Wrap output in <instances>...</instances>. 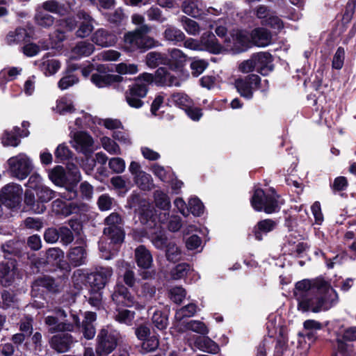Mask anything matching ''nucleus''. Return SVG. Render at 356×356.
Returning <instances> with one entry per match:
<instances>
[{"mask_svg":"<svg viewBox=\"0 0 356 356\" xmlns=\"http://www.w3.org/2000/svg\"><path fill=\"white\" fill-rule=\"evenodd\" d=\"M54 155L58 162H62L69 160L72 156V152L65 143H61L56 148Z\"/></svg>","mask_w":356,"mask_h":356,"instance_id":"nucleus-52","label":"nucleus"},{"mask_svg":"<svg viewBox=\"0 0 356 356\" xmlns=\"http://www.w3.org/2000/svg\"><path fill=\"white\" fill-rule=\"evenodd\" d=\"M67 258L70 264L74 267L86 264L87 252L85 247L79 245L72 248L67 254Z\"/></svg>","mask_w":356,"mask_h":356,"instance_id":"nucleus-29","label":"nucleus"},{"mask_svg":"<svg viewBox=\"0 0 356 356\" xmlns=\"http://www.w3.org/2000/svg\"><path fill=\"white\" fill-rule=\"evenodd\" d=\"M116 243H108L104 240H100L99 242V249L101 252V257L108 260L111 259L116 253L117 249L114 248Z\"/></svg>","mask_w":356,"mask_h":356,"instance_id":"nucleus-49","label":"nucleus"},{"mask_svg":"<svg viewBox=\"0 0 356 356\" xmlns=\"http://www.w3.org/2000/svg\"><path fill=\"white\" fill-rule=\"evenodd\" d=\"M208 65L209 63L206 60L194 58L190 65L191 74L193 76L197 77L203 73Z\"/></svg>","mask_w":356,"mask_h":356,"instance_id":"nucleus-56","label":"nucleus"},{"mask_svg":"<svg viewBox=\"0 0 356 356\" xmlns=\"http://www.w3.org/2000/svg\"><path fill=\"white\" fill-rule=\"evenodd\" d=\"M196 346L204 352L216 354L219 351L218 344L208 337H198L195 340Z\"/></svg>","mask_w":356,"mask_h":356,"instance_id":"nucleus-41","label":"nucleus"},{"mask_svg":"<svg viewBox=\"0 0 356 356\" xmlns=\"http://www.w3.org/2000/svg\"><path fill=\"white\" fill-rule=\"evenodd\" d=\"M54 110L60 115H65L74 112L75 109L72 99L70 97L64 96L56 101Z\"/></svg>","mask_w":356,"mask_h":356,"instance_id":"nucleus-43","label":"nucleus"},{"mask_svg":"<svg viewBox=\"0 0 356 356\" xmlns=\"http://www.w3.org/2000/svg\"><path fill=\"white\" fill-rule=\"evenodd\" d=\"M64 252L58 248L48 249L43 257H38L35 261V265L38 268H47L49 267L60 266V262L63 261Z\"/></svg>","mask_w":356,"mask_h":356,"instance_id":"nucleus-11","label":"nucleus"},{"mask_svg":"<svg viewBox=\"0 0 356 356\" xmlns=\"http://www.w3.org/2000/svg\"><path fill=\"white\" fill-rule=\"evenodd\" d=\"M91 40L97 46L108 47L116 44L118 38L115 33L106 29H99L92 35Z\"/></svg>","mask_w":356,"mask_h":356,"instance_id":"nucleus-20","label":"nucleus"},{"mask_svg":"<svg viewBox=\"0 0 356 356\" xmlns=\"http://www.w3.org/2000/svg\"><path fill=\"white\" fill-rule=\"evenodd\" d=\"M72 336L70 334H57L51 337L50 345L59 353L67 352L73 343Z\"/></svg>","mask_w":356,"mask_h":356,"instance_id":"nucleus-27","label":"nucleus"},{"mask_svg":"<svg viewBox=\"0 0 356 356\" xmlns=\"http://www.w3.org/2000/svg\"><path fill=\"white\" fill-rule=\"evenodd\" d=\"M71 144L77 152L83 154L85 156L92 154L94 151V140L85 131L75 132L73 134Z\"/></svg>","mask_w":356,"mask_h":356,"instance_id":"nucleus-16","label":"nucleus"},{"mask_svg":"<svg viewBox=\"0 0 356 356\" xmlns=\"http://www.w3.org/2000/svg\"><path fill=\"white\" fill-rule=\"evenodd\" d=\"M120 333L112 327H103L97 335L96 353L99 356H106L113 352L118 345Z\"/></svg>","mask_w":356,"mask_h":356,"instance_id":"nucleus-6","label":"nucleus"},{"mask_svg":"<svg viewBox=\"0 0 356 356\" xmlns=\"http://www.w3.org/2000/svg\"><path fill=\"white\" fill-rule=\"evenodd\" d=\"M7 164L10 175L18 180L25 179L33 170L32 160L24 153L10 157L7 161Z\"/></svg>","mask_w":356,"mask_h":356,"instance_id":"nucleus-5","label":"nucleus"},{"mask_svg":"<svg viewBox=\"0 0 356 356\" xmlns=\"http://www.w3.org/2000/svg\"><path fill=\"white\" fill-rule=\"evenodd\" d=\"M16 264L13 260L0 264V282L4 286H10L15 280Z\"/></svg>","mask_w":356,"mask_h":356,"instance_id":"nucleus-23","label":"nucleus"},{"mask_svg":"<svg viewBox=\"0 0 356 356\" xmlns=\"http://www.w3.org/2000/svg\"><path fill=\"white\" fill-rule=\"evenodd\" d=\"M294 296L298 301V309L302 312L327 311L338 302L339 299L337 293L329 282L322 277L298 282Z\"/></svg>","mask_w":356,"mask_h":356,"instance_id":"nucleus-1","label":"nucleus"},{"mask_svg":"<svg viewBox=\"0 0 356 356\" xmlns=\"http://www.w3.org/2000/svg\"><path fill=\"white\" fill-rule=\"evenodd\" d=\"M282 202L280 197L273 191L266 194L261 188H257L251 199V204L257 211H264L266 213H272L280 210Z\"/></svg>","mask_w":356,"mask_h":356,"instance_id":"nucleus-4","label":"nucleus"},{"mask_svg":"<svg viewBox=\"0 0 356 356\" xmlns=\"http://www.w3.org/2000/svg\"><path fill=\"white\" fill-rule=\"evenodd\" d=\"M135 259L138 266L143 269H149L153 263L152 255L143 245L138 246L135 250Z\"/></svg>","mask_w":356,"mask_h":356,"instance_id":"nucleus-30","label":"nucleus"},{"mask_svg":"<svg viewBox=\"0 0 356 356\" xmlns=\"http://www.w3.org/2000/svg\"><path fill=\"white\" fill-rule=\"evenodd\" d=\"M124 49L128 51L140 50V28L124 34Z\"/></svg>","mask_w":356,"mask_h":356,"instance_id":"nucleus-37","label":"nucleus"},{"mask_svg":"<svg viewBox=\"0 0 356 356\" xmlns=\"http://www.w3.org/2000/svg\"><path fill=\"white\" fill-rule=\"evenodd\" d=\"M188 74L186 75L179 73H175L169 71L165 67H159L153 75V82L160 86H181L182 81L188 77Z\"/></svg>","mask_w":356,"mask_h":356,"instance_id":"nucleus-9","label":"nucleus"},{"mask_svg":"<svg viewBox=\"0 0 356 356\" xmlns=\"http://www.w3.org/2000/svg\"><path fill=\"white\" fill-rule=\"evenodd\" d=\"M154 325L160 330H165L168 326V318L160 311H155L152 318Z\"/></svg>","mask_w":356,"mask_h":356,"instance_id":"nucleus-62","label":"nucleus"},{"mask_svg":"<svg viewBox=\"0 0 356 356\" xmlns=\"http://www.w3.org/2000/svg\"><path fill=\"white\" fill-rule=\"evenodd\" d=\"M23 189L19 184L10 183L1 189V199L5 204V207L13 209L17 207L20 202Z\"/></svg>","mask_w":356,"mask_h":356,"instance_id":"nucleus-12","label":"nucleus"},{"mask_svg":"<svg viewBox=\"0 0 356 356\" xmlns=\"http://www.w3.org/2000/svg\"><path fill=\"white\" fill-rule=\"evenodd\" d=\"M277 223L271 219H265L257 222L253 232L257 240L261 241L263 236L275 229Z\"/></svg>","mask_w":356,"mask_h":356,"instance_id":"nucleus-34","label":"nucleus"},{"mask_svg":"<svg viewBox=\"0 0 356 356\" xmlns=\"http://www.w3.org/2000/svg\"><path fill=\"white\" fill-rule=\"evenodd\" d=\"M189 211L195 216H200L204 212V205L197 197H192L188 201Z\"/></svg>","mask_w":356,"mask_h":356,"instance_id":"nucleus-64","label":"nucleus"},{"mask_svg":"<svg viewBox=\"0 0 356 356\" xmlns=\"http://www.w3.org/2000/svg\"><path fill=\"white\" fill-rule=\"evenodd\" d=\"M182 11L192 17L197 18L204 14L200 0H185L181 5Z\"/></svg>","mask_w":356,"mask_h":356,"instance_id":"nucleus-38","label":"nucleus"},{"mask_svg":"<svg viewBox=\"0 0 356 356\" xmlns=\"http://www.w3.org/2000/svg\"><path fill=\"white\" fill-rule=\"evenodd\" d=\"M44 323L47 327L48 332L55 334L73 331L74 327L79 325V318L74 314L67 318V313L62 308L49 307L44 314Z\"/></svg>","mask_w":356,"mask_h":356,"instance_id":"nucleus-2","label":"nucleus"},{"mask_svg":"<svg viewBox=\"0 0 356 356\" xmlns=\"http://www.w3.org/2000/svg\"><path fill=\"white\" fill-rule=\"evenodd\" d=\"M261 78L256 74H250L245 78L236 79L234 85L241 96L251 99L253 90L260 88Z\"/></svg>","mask_w":356,"mask_h":356,"instance_id":"nucleus-10","label":"nucleus"},{"mask_svg":"<svg viewBox=\"0 0 356 356\" xmlns=\"http://www.w3.org/2000/svg\"><path fill=\"white\" fill-rule=\"evenodd\" d=\"M120 74H108L106 72H95L91 76V81L98 88H106L123 81Z\"/></svg>","mask_w":356,"mask_h":356,"instance_id":"nucleus-21","label":"nucleus"},{"mask_svg":"<svg viewBox=\"0 0 356 356\" xmlns=\"http://www.w3.org/2000/svg\"><path fill=\"white\" fill-rule=\"evenodd\" d=\"M156 216H154L152 209H144L140 213V222L147 225L148 228L155 227L159 232H155L152 236V241L154 245L158 249H162L166 245L167 238L163 231L161 230L160 224L156 222Z\"/></svg>","mask_w":356,"mask_h":356,"instance_id":"nucleus-7","label":"nucleus"},{"mask_svg":"<svg viewBox=\"0 0 356 356\" xmlns=\"http://www.w3.org/2000/svg\"><path fill=\"white\" fill-rule=\"evenodd\" d=\"M197 312V305L190 303L176 311L175 318L177 321H181L184 318H190Z\"/></svg>","mask_w":356,"mask_h":356,"instance_id":"nucleus-50","label":"nucleus"},{"mask_svg":"<svg viewBox=\"0 0 356 356\" xmlns=\"http://www.w3.org/2000/svg\"><path fill=\"white\" fill-rule=\"evenodd\" d=\"M151 31V28L147 24H143L140 27V51H145L149 49L157 47L161 44L154 38L147 34Z\"/></svg>","mask_w":356,"mask_h":356,"instance_id":"nucleus-26","label":"nucleus"},{"mask_svg":"<svg viewBox=\"0 0 356 356\" xmlns=\"http://www.w3.org/2000/svg\"><path fill=\"white\" fill-rule=\"evenodd\" d=\"M200 42L203 49L213 54H218L222 49L221 45L218 43L215 35L207 31L204 33L200 38Z\"/></svg>","mask_w":356,"mask_h":356,"instance_id":"nucleus-33","label":"nucleus"},{"mask_svg":"<svg viewBox=\"0 0 356 356\" xmlns=\"http://www.w3.org/2000/svg\"><path fill=\"white\" fill-rule=\"evenodd\" d=\"M191 267L186 263L179 264L171 270V277L174 280H179L188 275Z\"/></svg>","mask_w":356,"mask_h":356,"instance_id":"nucleus-61","label":"nucleus"},{"mask_svg":"<svg viewBox=\"0 0 356 356\" xmlns=\"http://www.w3.org/2000/svg\"><path fill=\"white\" fill-rule=\"evenodd\" d=\"M94 51L95 46L93 44L87 41H81L72 49L71 58L78 59L82 56H88L91 55Z\"/></svg>","mask_w":356,"mask_h":356,"instance_id":"nucleus-40","label":"nucleus"},{"mask_svg":"<svg viewBox=\"0 0 356 356\" xmlns=\"http://www.w3.org/2000/svg\"><path fill=\"white\" fill-rule=\"evenodd\" d=\"M66 175L68 177V182L70 186L66 187L65 191L61 193V197L66 200H71L77 195L75 186L80 181L81 175L78 167L72 163L67 165Z\"/></svg>","mask_w":356,"mask_h":356,"instance_id":"nucleus-13","label":"nucleus"},{"mask_svg":"<svg viewBox=\"0 0 356 356\" xmlns=\"http://www.w3.org/2000/svg\"><path fill=\"white\" fill-rule=\"evenodd\" d=\"M152 83H153V74L144 72L135 79V83L129 86L128 90L136 95L138 97L143 99L146 97L148 86Z\"/></svg>","mask_w":356,"mask_h":356,"instance_id":"nucleus-19","label":"nucleus"},{"mask_svg":"<svg viewBox=\"0 0 356 356\" xmlns=\"http://www.w3.org/2000/svg\"><path fill=\"white\" fill-rule=\"evenodd\" d=\"M35 20L38 25L44 28H49L53 25L54 17L38 7L35 15Z\"/></svg>","mask_w":356,"mask_h":356,"instance_id":"nucleus-47","label":"nucleus"},{"mask_svg":"<svg viewBox=\"0 0 356 356\" xmlns=\"http://www.w3.org/2000/svg\"><path fill=\"white\" fill-rule=\"evenodd\" d=\"M186 330H191L194 332L206 335L209 332V329L205 324L199 321H190L186 325Z\"/></svg>","mask_w":356,"mask_h":356,"instance_id":"nucleus-58","label":"nucleus"},{"mask_svg":"<svg viewBox=\"0 0 356 356\" xmlns=\"http://www.w3.org/2000/svg\"><path fill=\"white\" fill-rule=\"evenodd\" d=\"M115 71L120 74H135L138 72V68L134 63H120L115 65Z\"/></svg>","mask_w":356,"mask_h":356,"instance_id":"nucleus-60","label":"nucleus"},{"mask_svg":"<svg viewBox=\"0 0 356 356\" xmlns=\"http://www.w3.org/2000/svg\"><path fill=\"white\" fill-rule=\"evenodd\" d=\"M163 35L166 41L170 42L173 44H177L179 42H183L186 38L184 33L172 25L165 26Z\"/></svg>","mask_w":356,"mask_h":356,"instance_id":"nucleus-39","label":"nucleus"},{"mask_svg":"<svg viewBox=\"0 0 356 356\" xmlns=\"http://www.w3.org/2000/svg\"><path fill=\"white\" fill-rule=\"evenodd\" d=\"M77 17L82 20L77 31L76 35L78 38H83L88 36L93 30L91 17L84 11H80L77 14Z\"/></svg>","mask_w":356,"mask_h":356,"instance_id":"nucleus-31","label":"nucleus"},{"mask_svg":"<svg viewBox=\"0 0 356 356\" xmlns=\"http://www.w3.org/2000/svg\"><path fill=\"white\" fill-rule=\"evenodd\" d=\"M145 63L149 67L155 68L159 65H166V57L161 52L151 51L146 55Z\"/></svg>","mask_w":356,"mask_h":356,"instance_id":"nucleus-44","label":"nucleus"},{"mask_svg":"<svg viewBox=\"0 0 356 356\" xmlns=\"http://www.w3.org/2000/svg\"><path fill=\"white\" fill-rule=\"evenodd\" d=\"M112 299L118 307H134L140 309L144 307V305L136 302L134 296L130 293L127 288L122 284L117 285L113 295Z\"/></svg>","mask_w":356,"mask_h":356,"instance_id":"nucleus-14","label":"nucleus"},{"mask_svg":"<svg viewBox=\"0 0 356 356\" xmlns=\"http://www.w3.org/2000/svg\"><path fill=\"white\" fill-rule=\"evenodd\" d=\"M179 22L185 31L191 35H197L200 33V27L198 23L186 16H181Z\"/></svg>","mask_w":356,"mask_h":356,"instance_id":"nucleus-45","label":"nucleus"},{"mask_svg":"<svg viewBox=\"0 0 356 356\" xmlns=\"http://www.w3.org/2000/svg\"><path fill=\"white\" fill-rule=\"evenodd\" d=\"M22 129L18 127L13 128L12 131H5L1 137V143L4 147H17L20 143L19 138L27 137L29 135L28 127L29 123L24 121L22 123Z\"/></svg>","mask_w":356,"mask_h":356,"instance_id":"nucleus-15","label":"nucleus"},{"mask_svg":"<svg viewBox=\"0 0 356 356\" xmlns=\"http://www.w3.org/2000/svg\"><path fill=\"white\" fill-rule=\"evenodd\" d=\"M102 147L110 154H120L121 151L119 145L111 138L104 136L101 138Z\"/></svg>","mask_w":356,"mask_h":356,"instance_id":"nucleus-53","label":"nucleus"},{"mask_svg":"<svg viewBox=\"0 0 356 356\" xmlns=\"http://www.w3.org/2000/svg\"><path fill=\"white\" fill-rule=\"evenodd\" d=\"M24 202L27 205H29L31 207V209L34 212H35L37 213H41L45 209V207L44 204H36L35 195L31 191V189L26 190V191L25 193Z\"/></svg>","mask_w":356,"mask_h":356,"instance_id":"nucleus-51","label":"nucleus"},{"mask_svg":"<svg viewBox=\"0 0 356 356\" xmlns=\"http://www.w3.org/2000/svg\"><path fill=\"white\" fill-rule=\"evenodd\" d=\"M252 56L257 72L266 76L273 70V59L270 54L267 52H260L253 54Z\"/></svg>","mask_w":356,"mask_h":356,"instance_id":"nucleus-22","label":"nucleus"},{"mask_svg":"<svg viewBox=\"0 0 356 356\" xmlns=\"http://www.w3.org/2000/svg\"><path fill=\"white\" fill-rule=\"evenodd\" d=\"M39 8L44 11L60 16L67 14L70 9V6L69 5L60 3L56 0L46 1L43 2Z\"/></svg>","mask_w":356,"mask_h":356,"instance_id":"nucleus-32","label":"nucleus"},{"mask_svg":"<svg viewBox=\"0 0 356 356\" xmlns=\"http://www.w3.org/2000/svg\"><path fill=\"white\" fill-rule=\"evenodd\" d=\"M38 199L40 202H47L56 197V193L49 187L42 186L36 191Z\"/></svg>","mask_w":356,"mask_h":356,"instance_id":"nucleus-59","label":"nucleus"},{"mask_svg":"<svg viewBox=\"0 0 356 356\" xmlns=\"http://www.w3.org/2000/svg\"><path fill=\"white\" fill-rule=\"evenodd\" d=\"M261 24L264 26H268L273 29L280 31L284 28V24L281 19L273 15L272 13L265 21H261Z\"/></svg>","mask_w":356,"mask_h":356,"instance_id":"nucleus-63","label":"nucleus"},{"mask_svg":"<svg viewBox=\"0 0 356 356\" xmlns=\"http://www.w3.org/2000/svg\"><path fill=\"white\" fill-rule=\"evenodd\" d=\"M96 314L92 312H88L85 314V318L82 323V332L83 337L86 339H92L96 334L95 327L93 323L96 321Z\"/></svg>","mask_w":356,"mask_h":356,"instance_id":"nucleus-35","label":"nucleus"},{"mask_svg":"<svg viewBox=\"0 0 356 356\" xmlns=\"http://www.w3.org/2000/svg\"><path fill=\"white\" fill-rule=\"evenodd\" d=\"M56 292L58 291L55 281L49 277H42L37 279L32 285V294L37 296L42 294L44 291Z\"/></svg>","mask_w":356,"mask_h":356,"instance_id":"nucleus-25","label":"nucleus"},{"mask_svg":"<svg viewBox=\"0 0 356 356\" xmlns=\"http://www.w3.org/2000/svg\"><path fill=\"white\" fill-rule=\"evenodd\" d=\"M94 124V118L91 115L86 113H81L80 116L77 117L75 120V124L79 128H89L92 129Z\"/></svg>","mask_w":356,"mask_h":356,"instance_id":"nucleus-54","label":"nucleus"},{"mask_svg":"<svg viewBox=\"0 0 356 356\" xmlns=\"http://www.w3.org/2000/svg\"><path fill=\"white\" fill-rule=\"evenodd\" d=\"M156 206L163 210L158 217L159 222L164 223L168 218L169 213L167 212L170 208V200L167 194L161 191H156L154 193Z\"/></svg>","mask_w":356,"mask_h":356,"instance_id":"nucleus-24","label":"nucleus"},{"mask_svg":"<svg viewBox=\"0 0 356 356\" xmlns=\"http://www.w3.org/2000/svg\"><path fill=\"white\" fill-rule=\"evenodd\" d=\"M106 227L104 234L114 243H121L124 238L121 216L118 213H112L105 218Z\"/></svg>","mask_w":356,"mask_h":356,"instance_id":"nucleus-8","label":"nucleus"},{"mask_svg":"<svg viewBox=\"0 0 356 356\" xmlns=\"http://www.w3.org/2000/svg\"><path fill=\"white\" fill-rule=\"evenodd\" d=\"M272 38L271 32L264 27L254 29L250 34L244 31L236 33V42L243 47H247L250 44L265 47L271 44Z\"/></svg>","mask_w":356,"mask_h":356,"instance_id":"nucleus-3","label":"nucleus"},{"mask_svg":"<svg viewBox=\"0 0 356 356\" xmlns=\"http://www.w3.org/2000/svg\"><path fill=\"white\" fill-rule=\"evenodd\" d=\"M113 275L111 267H99L96 270L88 275V282L97 289H103Z\"/></svg>","mask_w":356,"mask_h":356,"instance_id":"nucleus-18","label":"nucleus"},{"mask_svg":"<svg viewBox=\"0 0 356 356\" xmlns=\"http://www.w3.org/2000/svg\"><path fill=\"white\" fill-rule=\"evenodd\" d=\"M169 101L182 109L193 104V100L186 94L182 92H177L172 95Z\"/></svg>","mask_w":356,"mask_h":356,"instance_id":"nucleus-46","label":"nucleus"},{"mask_svg":"<svg viewBox=\"0 0 356 356\" xmlns=\"http://www.w3.org/2000/svg\"><path fill=\"white\" fill-rule=\"evenodd\" d=\"M27 37L26 30L19 27L9 31L5 38V42L8 45H15L25 41Z\"/></svg>","mask_w":356,"mask_h":356,"instance_id":"nucleus-42","label":"nucleus"},{"mask_svg":"<svg viewBox=\"0 0 356 356\" xmlns=\"http://www.w3.org/2000/svg\"><path fill=\"white\" fill-rule=\"evenodd\" d=\"M134 183L142 190L149 191L153 186V181L150 175L143 172L133 177Z\"/></svg>","mask_w":356,"mask_h":356,"instance_id":"nucleus-48","label":"nucleus"},{"mask_svg":"<svg viewBox=\"0 0 356 356\" xmlns=\"http://www.w3.org/2000/svg\"><path fill=\"white\" fill-rule=\"evenodd\" d=\"M135 313L128 309H118V313L115 314V320L120 323L127 325H130L134 318Z\"/></svg>","mask_w":356,"mask_h":356,"instance_id":"nucleus-57","label":"nucleus"},{"mask_svg":"<svg viewBox=\"0 0 356 356\" xmlns=\"http://www.w3.org/2000/svg\"><path fill=\"white\" fill-rule=\"evenodd\" d=\"M48 177L49 179L58 186H65L69 184L68 177L63 167L56 165L54 168L48 171Z\"/></svg>","mask_w":356,"mask_h":356,"instance_id":"nucleus-36","label":"nucleus"},{"mask_svg":"<svg viewBox=\"0 0 356 356\" xmlns=\"http://www.w3.org/2000/svg\"><path fill=\"white\" fill-rule=\"evenodd\" d=\"M39 69L47 76L56 74L60 67V63L58 60L49 58V54H47L41 60L35 62Z\"/></svg>","mask_w":356,"mask_h":356,"instance_id":"nucleus-28","label":"nucleus"},{"mask_svg":"<svg viewBox=\"0 0 356 356\" xmlns=\"http://www.w3.org/2000/svg\"><path fill=\"white\" fill-rule=\"evenodd\" d=\"M303 327L307 331V337L312 339L314 337V334L316 331L321 330L323 328V325L317 321L309 319L303 323Z\"/></svg>","mask_w":356,"mask_h":356,"instance_id":"nucleus-55","label":"nucleus"},{"mask_svg":"<svg viewBox=\"0 0 356 356\" xmlns=\"http://www.w3.org/2000/svg\"><path fill=\"white\" fill-rule=\"evenodd\" d=\"M169 58H166V65L175 73L186 75L184 68L187 60V56L181 50L172 48L168 50Z\"/></svg>","mask_w":356,"mask_h":356,"instance_id":"nucleus-17","label":"nucleus"}]
</instances>
